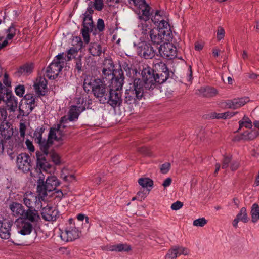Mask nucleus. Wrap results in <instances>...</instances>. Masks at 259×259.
Here are the masks:
<instances>
[{"label":"nucleus","mask_w":259,"mask_h":259,"mask_svg":"<svg viewBox=\"0 0 259 259\" xmlns=\"http://www.w3.org/2000/svg\"><path fill=\"white\" fill-rule=\"evenodd\" d=\"M155 68L160 70L164 75L160 76L157 73H154V70L149 67L144 68L141 72L142 80L144 87L146 90H153L162 83L167 78L168 69L164 63L159 61L155 64Z\"/></svg>","instance_id":"f257e3e1"},{"label":"nucleus","mask_w":259,"mask_h":259,"mask_svg":"<svg viewBox=\"0 0 259 259\" xmlns=\"http://www.w3.org/2000/svg\"><path fill=\"white\" fill-rule=\"evenodd\" d=\"M44 131L45 128L43 126L38 127L34 131L33 138L35 142L39 145L41 150L36 153L37 168H39L41 172H48L51 166L46 161L45 156L48 154V149L51 145V142L49 141V136L47 140L45 138H42V136Z\"/></svg>","instance_id":"f03ea898"},{"label":"nucleus","mask_w":259,"mask_h":259,"mask_svg":"<svg viewBox=\"0 0 259 259\" xmlns=\"http://www.w3.org/2000/svg\"><path fill=\"white\" fill-rule=\"evenodd\" d=\"M102 73L106 81H110L109 87L112 91L120 92L124 82V75L122 70L114 69V65L111 60H107L104 64Z\"/></svg>","instance_id":"7ed1b4c3"},{"label":"nucleus","mask_w":259,"mask_h":259,"mask_svg":"<svg viewBox=\"0 0 259 259\" xmlns=\"http://www.w3.org/2000/svg\"><path fill=\"white\" fill-rule=\"evenodd\" d=\"M83 88L88 92L92 90L94 95L99 99L101 103H106L105 95L107 94V91L101 79L87 76L84 79Z\"/></svg>","instance_id":"20e7f679"},{"label":"nucleus","mask_w":259,"mask_h":259,"mask_svg":"<svg viewBox=\"0 0 259 259\" xmlns=\"http://www.w3.org/2000/svg\"><path fill=\"white\" fill-rule=\"evenodd\" d=\"M143 95V84L140 79H134L132 83L129 84V88L126 90L124 102L129 105L138 103Z\"/></svg>","instance_id":"39448f33"},{"label":"nucleus","mask_w":259,"mask_h":259,"mask_svg":"<svg viewBox=\"0 0 259 259\" xmlns=\"http://www.w3.org/2000/svg\"><path fill=\"white\" fill-rule=\"evenodd\" d=\"M44 179V178L40 176L37 182V192L41 198H45L48 193L55 191L56 187L60 185L58 179L55 176L48 177L45 182Z\"/></svg>","instance_id":"423d86ee"},{"label":"nucleus","mask_w":259,"mask_h":259,"mask_svg":"<svg viewBox=\"0 0 259 259\" xmlns=\"http://www.w3.org/2000/svg\"><path fill=\"white\" fill-rule=\"evenodd\" d=\"M65 63L66 58L64 57V53L59 54L47 68L46 76L49 79H55L58 77Z\"/></svg>","instance_id":"0eeeda50"},{"label":"nucleus","mask_w":259,"mask_h":259,"mask_svg":"<svg viewBox=\"0 0 259 259\" xmlns=\"http://www.w3.org/2000/svg\"><path fill=\"white\" fill-rule=\"evenodd\" d=\"M127 4L135 9L140 19L147 21L150 19L151 8L145 0H131Z\"/></svg>","instance_id":"6e6552de"},{"label":"nucleus","mask_w":259,"mask_h":259,"mask_svg":"<svg viewBox=\"0 0 259 259\" xmlns=\"http://www.w3.org/2000/svg\"><path fill=\"white\" fill-rule=\"evenodd\" d=\"M80 232L75 227L73 220L71 218L68 220L64 229L61 230L60 237L65 242L72 241L79 237Z\"/></svg>","instance_id":"1a4fd4ad"},{"label":"nucleus","mask_w":259,"mask_h":259,"mask_svg":"<svg viewBox=\"0 0 259 259\" xmlns=\"http://www.w3.org/2000/svg\"><path fill=\"white\" fill-rule=\"evenodd\" d=\"M66 116L62 117L59 121V123L55 124L50 128L49 133V141H51V145L53 141H59L61 140L64 136L66 131L64 130L67 127Z\"/></svg>","instance_id":"9d476101"},{"label":"nucleus","mask_w":259,"mask_h":259,"mask_svg":"<svg viewBox=\"0 0 259 259\" xmlns=\"http://www.w3.org/2000/svg\"><path fill=\"white\" fill-rule=\"evenodd\" d=\"M149 38L153 44L159 45L162 42L169 41L171 39L169 32L166 33L164 29H155L152 31L149 35Z\"/></svg>","instance_id":"9b49d317"},{"label":"nucleus","mask_w":259,"mask_h":259,"mask_svg":"<svg viewBox=\"0 0 259 259\" xmlns=\"http://www.w3.org/2000/svg\"><path fill=\"white\" fill-rule=\"evenodd\" d=\"M138 55L146 59H151L155 55V50L150 43L144 41L139 44L137 48Z\"/></svg>","instance_id":"f8f14e48"},{"label":"nucleus","mask_w":259,"mask_h":259,"mask_svg":"<svg viewBox=\"0 0 259 259\" xmlns=\"http://www.w3.org/2000/svg\"><path fill=\"white\" fill-rule=\"evenodd\" d=\"M158 52L161 57L169 59L174 58L177 55L176 48L168 41L160 45Z\"/></svg>","instance_id":"ddd939ff"},{"label":"nucleus","mask_w":259,"mask_h":259,"mask_svg":"<svg viewBox=\"0 0 259 259\" xmlns=\"http://www.w3.org/2000/svg\"><path fill=\"white\" fill-rule=\"evenodd\" d=\"M18 232L22 235L30 234L33 230V225L30 222L26 221L22 217L18 218L15 221Z\"/></svg>","instance_id":"4468645a"},{"label":"nucleus","mask_w":259,"mask_h":259,"mask_svg":"<svg viewBox=\"0 0 259 259\" xmlns=\"http://www.w3.org/2000/svg\"><path fill=\"white\" fill-rule=\"evenodd\" d=\"M16 164L18 169L28 172L31 167V158L28 154L21 153L17 156Z\"/></svg>","instance_id":"2eb2a0df"},{"label":"nucleus","mask_w":259,"mask_h":259,"mask_svg":"<svg viewBox=\"0 0 259 259\" xmlns=\"http://www.w3.org/2000/svg\"><path fill=\"white\" fill-rule=\"evenodd\" d=\"M151 20L160 29L167 28L169 26L166 17L162 11L156 10L152 16Z\"/></svg>","instance_id":"dca6fc26"},{"label":"nucleus","mask_w":259,"mask_h":259,"mask_svg":"<svg viewBox=\"0 0 259 259\" xmlns=\"http://www.w3.org/2000/svg\"><path fill=\"white\" fill-rule=\"evenodd\" d=\"M105 97L106 98V103L109 104L113 107L119 105L122 101L121 93L117 91L111 90L107 91Z\"/></svg>","instance_id":"f3484780"},{"label":"nucleus","mask_w":259,"mask_h":259,"mask_svg":"<svg viewBox=\"0 0 259 259\" xmlns=\"http://www.w3.org/2000/svg\"><path fill=\"white\" fill-rule=\"evenodd\" d=\"M249 101L248 97H243L233 100H228L222 103V106L225 108L236 109L244 105Z\"/></svg>","instance_id":"a211bd4d"},{"label":"nucleus","mask_w":259,"mask_h":259,"mask_svg":"<svg viewBox=\"0 0 259 259\" xmlns=\"http://www.w3.org/2000/svg\"><path fill=\"white\" fill-rule=\"evenodd\" d=\"M42 218L47 221H54L58 217V211L50 206L44 207L41 211Z\"/></svg>","instance_id":"6ab92c4d"},{"label":"nucleus","mask_w":259,"mask_h":259,"mask_svg":"<svg viewBox=\"0 0 259 259\" xmlns=\"http://www.w3.org/2000/svg\"><path fill=\"white\" fill-rule=\"evenodd\" d=\"M14 134L12 124L9 122H4L0 123V135L1 137L5 140H9Z\"/></svg>","instance_id":"aec40b11"},{"label":"nucleus","mask_w":259,"mask_h":259,"mask_svg":"<svg viewBox=\"0 0 259 259\" xmlns=\"http://www.w3.org/2000/svg\"><path fill=\"white\" fill-rule=\"evenodd\" d=\"M84 106L73 105L71 107L68 113V117L66 116V122L68 121H74L77 120L79 114L85 110Z\"/></svg>","instance_id":"412c9836"},{"label":"nucleus","mask_w":259,"mask_h":259,"mask_svg":"<svg viewBox=\"0 0 259 259\" xmlns=\"http://www.w3.org/2000/svg\"><path fill=\"white\" fill-rule=\"evenodd\" d=\"M26 221L31 223L32 225L36 224L40 219V216L38 211L35 209L28 208L25 210L23 216L22 217Z\"/></svg>","instance_id":"4be33fe9"},{"label":"nucleus","mask_w":259,"mask_h":259,"mask_svg":"<svg viewBox=\"0 0 259 259\" xmlns=\"http://www.w3.org/2000/svg\"><path fill=\"white\" fill-rule=\"evenodd\" d=\"M0 237L3 239H8L10 237L12 223L8 220L1 222Z\"/></svg>","instance_id":"5701e85b"},{"label":"nucleus","mask_w":259,"mask_h":259,"mask_svg":"<svg viewBox=\"0 0 259 259\" xmlns=\"http://www.w3.org/2000/svg\"><path fill=\"white\" fill-rule=\"evenodd\" d=\"M188 253L189 250L187 248L176 247L169 250L165 257L169 259H175L179 257L181 254L186 255Z\"/></svg>","instance_id":"b1692460"},{"label":"nucleus","mask_w":259,"mask_h":259,"mask_svg":"<svg viewBox=\"0 0 259 259\" xmlns=\"http://www.w3.org/2000/svg\"><path fill=\"white\" fill-rule=\"evenodd\" d=\"M9 208L11 211L12 215L15 217H22L25 212L24 206L20 203L13 202L9 205Z\"/></svg>","instance_id":"393cba45"},{"label":"nucleus","mask_w":259,"mask_h":259,"mask_svg":"<svg viewBox=\"0 0 259 259\" xmlns=\"http://www.w3.org/2000/svg\"><path fill=\"white\" fill-rule=\"evenodd\" d=\"M73 41L77 42L76 44V46L75 47H72L68 50L67 54H65L64 53V57L66 58V62L70 61L71 59L72 56L74 54L76 53L82 47V42L80 37H76L73 40Z\"/></svg>","instance_id":"a878e982"},{"label":"nucleus","mask_w":259,"mask_h":259,"mask_svg":"<svg viewBox=\"0 0 259 259\" xmlns=\"http://www.w3.org/2000/svg\"><path fill=\"white\" fill-rule=\"evenodd\" d=\"M47 85V81L44 78L40 77L37 79L34 84L35 92L38 95H45Z\"/></svg>","instance_id":"bb28decb"},{"label":"nucleus","mask_w":259,"mask_h":259,"mask_svg":"<svg viewBox=\"0 0 259 259\" xmlns=\"http://www.w3.org/2000/svg\"><path fill=\"white\" fill-rule=\"evenodd\" d=\"M4 103L6 106L5 107L9 113L15 112L18 108V99L13 94L6 100Z\"/></svg>","instance_id":"cd10ccee"},{"label":"nucleus","mask_w":259,"mask_h":259,"mask_svg":"<svg viewBox=\"0 0 259 259\" xmlns=\"http://www.w3.org/2000/svg\"><path fill=\"white\" fill-rule=\"evenodd\" d=\"M17 31V29L13 24H12L7 29H6L5 33L6 36L2 43V47H5L10 43V41L12 40L16 34Z\"/></svg>","instance_id":"c85d7f7f"},{"label":"nucleus","mask_w":259,"mask_h":259,"mask_svg":"<svg viewBox=\"0 0 259 259\" xmlns=\"http://www.w3.org/2000/svg\"><path fill=\"white\" fill-rule=\"evenodd\" d=\"M33 106L27 105L26 103L22 101V102L19 106V114L17 115V118H20L23 116H28L33 110Z\"/></svg>","instance_id":"c756f323"},{"label":"nucleus","mask_w":259,"mask_h":259,"mask_svg":"<svg viewBox=\"0 0 259 259\" xmlns=\"http://www.w3.org/2000/svg\"><path fill=\"white\" fill-rule=\"evenodd\" d=\"M199 94L203 97L212 98L218 94V91L213 87L207 86L198 90Z\"/></svg>","instance_id":"7c9ffc66"},{"label":"nucleus","mask_w":259,"mask_h":259,"mask_svg":"<svg viewBox=\"0 0 259 259\" xmlns=\"http://www.w3.org/2000/svg\"><path fill=\"white\" fill-rule=\"evenodd\" d=\"M35 200H36V196L32 192H27L24 194L23 203L28 208L33 207Z\"/></svg>","instance_id":"2f4dec72"},{"label":"nucleus","mask_w":259,"mask_h":259,"mask_svg":"<svg viewBox=\"0 0 259 259\" xmlns=\"http://www.w3.org/2000/svg\"><path fill=\"white\" fill-rule=\"evenodd\" d=\"M131 249V247L127 244H117L110 245L106 246V250L111 251H128Z\"/></svg>","instance_id":"473e14b6"},{"label":"nucleus","mask_w":259,"mask_h":259,"mask_svg":"<svg viewBox=\"0 0 259 259\" xmlns=\"http://www.w3.org/2000/svg\"><path fill=\"white\" fill-rule=\"evenodd\" d=\"M139 27L140 28L141 33L147 39H149V36L150 33H151L152 31L155 29L152 28V25L150 22H147V21H144V22L141 23Z\"/></svg>","instance_id":"72a5a7b5"},{"label":"nucleus","mask_w":259,"mask_h":259,"mask_svg":"<svg viewBox=\"0 0 259 259\" xmlns=\"http://www.w3.org/2000/svg\"><path fill=\"white\" fill-rule=\"evenodd\" d=\"M13 93L12 91L5 87L1 82H0V104L2 102L5 103L6 100L12 96Z\"/></svg>","instance_id":"f704fd0d"},{"label":"nucleus","mask_w":259,"mask_h":259,"mask_svg":"<svg viewBox=\"0 0 259 259\" xmlns=\"http://www.w3.org/2000/svg\"><path fill=\"white\" fill-rule=\"evenodd\" d=\"M82 26V29L87 30H93L94 28L92 16L90 14H88V13H85L83 14Z\"/></svg>","instance_id":"c9c22d12"},{"label":"nucleus","mask_w":259,"mask_h":259,"mask_svg":"<svg viewBox=\"0 0 259 259\" xmlns=\"http://www.w3.org/2000/svg\"><path fill=\"white\" fill-rule=\"evenodd\" d=\"M89 51L91 54L94 56H99L102 53V47L101 45L98 43H91L90 45Z\"/></svg>","instance_id":"e433bc0d"},{"label":"nucleus","mask_w":259,"mask_h":259,"mask_svg":"<svg viewBox=\"0 0 259 259\" xmlns=\"http://www.w3.org/2000/svg\"><path fill=\"white\" fill-rule=\"evenodd\" d=\"M250 215L252 223H256L259 220V205L257 203L252 204L251 208Z\"/></svg>","instance_id":"4c0bfd02"},{"label":"nucleus","mask_w":259,"mask_h":259,"mask_svg":"<svg viewBox=\"0 0 259 259\" xmlns=\"http://www.w3.org/2000/svg\"><path fill=\"white\" fill-rule=\"evenodd\" d=\"M33 68V64H26L19 68L18 73L21 75H28L32 72Z\"/></svg>","instance_id":"58836bf2"},{"label":"nucleus","mask_w":259,"mask_h":259,"mask_svg":"<svg viewBox=\"0 0 259 259\" xmlns=\"http://www.w3.org/2000/svg\"><path fill=\"white\" fill-rule=\"evenodd\" d=\"M237 113V112L227 111L224 113H214L212 115L213 118L226 119L230 118Z\"/></svg>","instance_id":"ea45409f"},{"label":"nucleus","mask_w":259,"mask_h":259,"mask_svg":"<svg viewBox=\"0 0 259 259\" xmlns=\"http://www.w3.org/2000/svg\"><path fill=\"white\" fill-rule=\"evenodd\" d=\"M109 0H106V3L109 7H114L115 5L118 4L119 2L112 3V2H109ZM104 4L102 0H95L94 7L95 9L97 11H101L103 8Z\"/></svg>","instance_id":"a19ab883"},{"label":"nucleus","mask_w":259,"mask_h":259,"mask_svg":"<svg viewBox=\"0 0 259 259\" xmlns=\"http://www.w3.org/2000/svg\"><path fill=\"white\" fill-rule=\"evenodd\" d=\"M237 219H239L240 221L243 223H247L249 220L247 213L246 208L245 207H242L239 210V212L236 215Z\"/></svg>","instance_id":"79ce46f5"},{"label":"nucleus","mask_w":259,"mask_h":259,"mask_svg":"<svg viewBox=\"0 0 259 259\" xmlns=\"http://www.w3.org/2000/svg\"><path fill=\"white\" fill-rule=\"evenodd\" d=\"M138 183L143 188L152 187L153 184V181L148 178H140L138 180Z\"/></svg>","instance_id":"37998d69"},{"label":"nucleus","mask_w":259,"mask_h":259,"mask_svg":"<svg viewBox=\"0 0 259 259\" xmlns=\"http://www.w3.org/2000/svg\"><path fill=\"white\" fill-rule=\"evenodd\" d=\"M258 136L257 132H248L246 131L244 132L241 135V139L245 140H250L255 138Z\"/></svg>","instance_id":"c03bdc74"},{"label":"nucleus","mask_w":259,"mask_h":259,"mask_svg":"<svg viewBox=\"0 0 259 259\" xmlns=\"http://www.w3.org/2000/svg\"><path fill=\"white\" fill-rule=\"evenodd\" d=\"M239 128L243 126L246 128H251L252 127V122L248 117L244 116L242 120L239 121Z\"/></svg>","instance_id":"a18cd8bd"},{"label":"nucleus","mask_w":259,"mask_h":259,"mask_svg":"<svg viewBox=\"0 0 259 259\" xmlns=\"http://www.w3.org/2000/svg\"><path fill=\"white\" fill-rule=\"evenodd\" d=\"M8 112L4 106H0V123L8 121Z\"/></svg>","instance_id":"49530a36"},{"label":"nucleus","mask_w":259,"mask_h":259,"mask_svg":"<svg viewBox=\"0 0 259 259\" xmlns=\"http://www.w3.org/2000/svg\"><path fill=\"white\" fill-rule=\"evenodd\" d=\"M48 155L51 157L52 161L56 164H58L60 163V157L58 155V154L55 152H51L49 153L48 152V154L47 155L45 156V159H46V157H47ZM47 161V160H46Z\"/></svg>","instance_id":"de8ad7c7"},{"label":"nucleus","mask_w":259,"mask_h":259,"mask_svg":"<svg viewBox=\"0 0 259 259\" xmlns=\"http://www.w3.org/2000/svg\"><path fill=\"white\" fill-rule=\"evenodd\" d=\"M124 69L126 72V75L134 79L137 74V71L135 69H131L128 67V65H124Z\"/></svg>","instance_id":"09e8293b"},{"label":"nucleus","mask_w":259,"mask_h":259,"mask_svg":"<svg viewBox=\"0 0 259 259\" xmlns=\"http://www.w3.org/2000/svg\"><path fill=\"white\" fill-rule=\"evenodd\" d=\"M207 223V221L204 218H199L193 221V225L196 227H203Z\"/></svg>","instance_id":"8fccbe9b"},{"label":"nucleus","mask_w":259,"mask_h":259,"mask_svg":"<svg viewBox=\"0 0 259 259\" xmlns=\"http://www.w3.org/2000/svg\"><path fill=\"white\" fill-rule=\"evenodd\" d=\"M25 91V88L23 85L20 84L15 87V92L17 96L20 97H23Z\"/></svg>","instance_id":"3c124183"},{"label":"nucleus","mask_w":259,"mask_h":259,"mask_svg":"<svg viewBox=\"0 0 259 259\" xmlns=\"http://www.w3.org/2000/svg\"><path fill=\"white\" fill-rule=\"evenodd\" d=\"M92 31V30L84 29H82V28L81 29L82 36L83 38L84 42L85 44H88L90 41V38L89 32Z\"/></svg>","instance_id":"603ef678"},{"label":"nucleus","mask_w":259,"mask_h":259,"mask_svg":"<svg viewBox=\"0 0 259 259\" xmlns=\"http://www.w3.org/2000/svg\"><path fill=\"white\" fill-rule=\"evenodd\" d=\"M231 156H224V158L222 160V168L223 169H226L229 167V164L231 163Z\"/></svg>","instance_id":"864d4df0"},{"label":"nucleus","mask_w":259,"mask_h":259,"mask_svg":"<svg viewBox=\"0 0 259 259\" xmlns=\"http://www.w3.org/2000/svg\"><path fill=\"white\" fill-rule=\"evenodd\" d=\"M44 198H41L39 195H38V197H36V200L34 201L33 205V207H34L35 208H34L35 209H39L41 208L42 205L41 199L42 200Z\"/></svg>","instance_id":"5fc2aeb1"},{"label":"nucleus","mask_w":259,"mask_h":259,"mask_svg":"<svg viewBox=\"0 0 259 259\" xmlns=\"http://www.w3.org/2000/svg\"><path fill=\"white\" fill-rule=\"evenodd\" d=\"M183 206V203L181 201H177L173 203L171 205V209L174 210H178L181 209Z\"/></svg>","instance_id":"6e6d98bb"},{"label":"nucleus","mask_w":259,"mask_h":259,"mask_svg":"<svg viewBox=\"0 0 259 259\" xmlns=\"http://www.w3.org/2000/svg\"><path fill=\"white\" fill-rule=\"evenodd\" d=\"M170 167V164L168 162H166L161 165L160 171L162 174H166L168 172Z\"/></svg>","instance_id":"4d7b16f0"},{"label":"nucleus","mask_w":259,"mask_h":259,"mask_svg":"<svg viewBox=\"0 0 259 259\" xmlns=\"http://www.w3.org/2000/svg\"><path fill=\"white\" fill-rule=\"evenodd\" d=\"M3 81L5 87L7 88L11 87V81L7 73H5Z\"/></svg>","instance_id":"13d9d810"},{"label":"nucleus","mask_w":259,"mask_h":259,"mask_svg":"<svg viewBox=\"0 0 259 259\" xmlns=\"http://www.w3.org/2000/svg\"><path fill=\"white\" fill-rule=\"evenodd\" d=\"M97 28L98 30L100 32H102L104 30L105 24H104V21L103 19L99 18L98 20Z\"/></svg>","instance_id":"bf43d9fd"},{"label":"nucleus","mask_w":259,"mask_h":259,"mask_svg":"<svg viewBox=\"0 0 259 259\" xmlns=\"http://www.w3.org/2000/svg\"><path fill=\"white\" fill-rule=\"evenodd\" d=\"M26 126L24 123L21 122L19 125V132L20 136L24 138L25 136Z\"/></svg>","instance_id":"052dcab7"},{"label":"nucleus","mask_w":259,"mask_h":259,"mask_svg":"<svg viewBox=\"0 0 259 259\" xmlns=\"http://www.w3.org/2000/svg\"><path fill=\"white\" fill-rule=\"evenodd\" d=\"M225 31L222 27H219L217 31V39L221 40L224 36Z\"/></svg>","instance_id":"680f3d73"},{"label":"nucleus","mask_w":259,"mask_h":259,"mask_svg":"<svg viewBox=\"0 0 259 259\" xmlns=\"http://www.w3.org/2000/svg\"><path fill=\"white\" fill-rule=\"evenodd\" d=\"M239 165V163L237 161H231L230 163V169L232 171H235L238 168Z\"/></svg>","instance_id":"e2e57ef3"},{"label":"nucleus","mask_w":259,"mask_h":259,"mask_svg":"<svg viewBox=\"0 0 259 259\" xmlns=\"http://www.w3.org/2000/svg\"><path fill=\"white\" fill-rule=\"evenodd\" d=\"M25 143H26V145L27 146L28 149L30 152H33L35 151V148L32 144V142L31 141L27 139L26 140Z\"/></svg>","instance_id":"0e129e2a"},{"label":"nucleus","mask_w":259,"mask_h":259,"mask_svg":"<svg viewBox=\"0 0 259 259\" xmlns=\"http://www.w3.org/2000/svg\"><path fill=\"white\" fill-rule=\"evenodd\" d=\"M193 78H192V71L191 66H190L188 68V72L187 75V80L190 83L192 82Z\"/></svg>","instance_id":"69168bd1"},{"label":"nucleus","mask_w":259,"mask_h":259,"mask_svg":"<svg viewBox=\"0 0 259 259\" xmlns=\"http://www.w3.org/2000/svg\"><path fill=\"white\" fill-rule=\"evenodd\" d=\"M61 177L63 180L66 182H71L74 179V176L73 175H65L63 176V174H62Z\"/></svg>","instance_id":"338daca9"},{"label":"nucleus","mask_w":259,"mask_h":259,"mask_svg":"<svg viewBox=\"0 0 259 259\" xmlns=\"http://www.w3.org/2000/svg\"><path fill=\"white\" fill-rule=\"evenodd\" d=\"M82 68V63L81 59H77L75 62V69H76L78 72L80 71Z\"/></svg>","instance_id":"774afa93"}]
</instances>
